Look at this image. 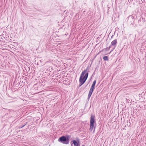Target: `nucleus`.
Listing matches in <instances>:
<instances>
[{"label": "nucleus", "mask_w": 146, "mask_h": 146, "mask_svg": "<svg viewBox=\"0 0 146 146\" xmlns=\"http://www.w3.org/2000/svg\"><path fill=\"white\" fill-rule=\"evenodd\" d=\"M90 68V66L88 65L86 69L82 71L80 77L79 82L84 83L88 78Z\"/></svg>", "instance_id": "1"}, {"label": "nucleus", "mask_w": 146, "mask_h": 146, "mask_svg": "<svg viewBox=\"0 0 146 146\" xmlns=\"http://www.w3.org/2000/svg\"><path fill=\"white\" fill-rule=\"evenodd\" d=\"M70 137V136L68 135H63L58 138V141L63 144H68L69 143Z\"/></svg>", "instance_id": "2"}, {"label": "nucleus", "mask_w": 146, "mask_h": 146, "mask_svg": "<svg viewBox=\"0 0 146 146\" xmlns=\"http://www.w3.org/2000/svg\"><path fill=\"white\" fill-rule=\"evenodd\" d=\"M95 123L96 124L95 115L92 114L91 115L90 121V130L92 131L94 129V131L95 130L96 127L95 126Z\"/></svg>", "instance_id": "3"}, {"label": "nucleus", "mask_w": 146, "mask_h": 146, "mask_svg": "<svg viewBox=\"0 0 146 146\" xmlns=\"http://www.w3.org/2000/svg\"><path fill=\"white\" fill-rule=\"evenodd\" d=\"M137 16L136 15H134L133 16V15H129L126 19L127 20V22L128 24H132L133 25L134 24L135 19L136 20Z\"/></svg>", "instance_id": "4"}, {"label": "nucleus", "mask_w": 146, "mask_h": 146, "mask_svg": "<svg viewBox=\"0 0 146 146\" xmlns=\"http://www.w3.org/2000/svg\"><path fill=\"white\" fill-rule=\"evenodd\" d=\"M76 140H73L70 143H71L72 142V143L71 144V145H72V144H73L74 146H80V139L78 137L76 138Z\"/></svg>", "instance_id": "5"}, {"label": "nucleus", "mask_w": 146, "mask_h": 146, "mask_svg": "<svg viewBox=\"0 0 146 146\" xmlns=\"http://www.w3.org/2000/svg\"><path fill=\"white\" fill-rule=\"evenodd\" d=\"M117 39H115L111 42V47H113L112 49L111 50L110 53L112 52L115 48L117 44Z\"/></svg>", "instance_id": "6"}, {"label": "nucleus", "mask_w": 146, "mask_h": 146, "mask_svg": "<svg viewBox=\"0 0 146 146\" xmlns=\"http://www.w3.org/2000/svg\"><path fill=\"white\" fill-rule=\"evenodd\" d=\"M94 89L90 88L88 94V99H89L91 96Z\"/></svg>", "instance_id": "7"}, {"label": "nucleus", "mask_w": 146, "mask_h": 146, "mask_svg": "<svg viewBox=\"0 0 146 146\" xmlns=\"http://www.w3.org/2000/svg\"><path fill=\"white\" fill-rule=\"evenodd\" d=\"M96 80H95L94 81L92 86H91V88H93V89H95V85H96Z\"/></svg>", "instance_id": "8"}, {"label": "nucleus", "mask_w": 146, "mask_h": 146, "mask_svg": "<svg viewBox=\"0 0 146 146\" xmlns=\"http://www.w3.org/2000/svg\"><path fill=\"white\" fill-rule=\"evenodd\" d=\"M111 48V46H110L108 47H107L106 48H104L103 50H102L100 52H99L98 53V54L99 53H100L101 52H102L104 50H105L106 51H108Z\"/></svg>", "instance_id": "9"}, {"label": "nucleus", "mask_w": 146, "mask_h": 146, "mask_svg": "<svg viewBox=\"0 0 146 146\" xmlns=\"http://www.w3.org/2000/svg\"><path fill=\"white\" fill-rule=\"evenodd\" d=\"M103 59L105 61H108L109 59L108 56H105L103 57Z\"/></svg>", "instance_id": "10"}, {"label": "nucleus", "mask_w": 146, "mask_h": 146, "mask_svg": "<svg viewBox=\"0 0 146 146\" xmlns=\"http://www.w3.org/2000/svg\"><path fill=\"white\" fill-rule=\"evenodd\" d=\"M27 124V122H26L25 123V124L24 125H21L19 127L20 128H21L24 127Z\"/></svg>", "instance_id": "11"}, {"label": "nucleus", "mask_w": 146, "mask_h": 146, "mask_svg": "<svg viewBox=\"0 0 146 146\" xmlns=\"http://www.w3.org/2000/svg\"><path fill=\"white\" fill-rule=\"evenodd\" d=\"M145 0H139V2L141 3V2L142 3H144L145 2Z\"/></svg>", "instance_id": "12"}, {"label": "nucleus", "mask_w": 146, "mask_h": 146, "mask_svg": "<svg viewBox=\"0 0 146 146\" xmlns=\"http://www.w3.org/2000/svg\"><path fill=\"white\" fill-rule=\"evenodd\" d=\"M80 82V83L79 85V87L81 86L83 84H84V83H83V82Z\"/></svg>", "instance_id": "13"}, {"label": "nucleus", "mask_w": 146, "mask_h": 146, "mask_svg": "<svg viewBox=\"0 0 146 146\" xmlns=\"http://www.w3.org/2000/svg\"><path fill=\"white\" fill-rule=\"evenodd\" d=\"M6 110H7V113H9L10 112V111H9V109H6Z\"/></svg>", "instance_id": "14"}, {"label": "nucleus", "mask_w": 146, "mask_h": 146, "mask_svg": "<svg viewBox=\"0 0 146 146\" xmlns=\"http://www.w3.org/2000/svg\"><path fill=\"white\" fill-rule=\"evenodd\" d=\"M41 19H41V18H38L37 17V20H41Z\"/></svg>", "instance_id": "15"}, {"label": "nucleus", "mask_w": 146, "mask_h": 146, "mask_svg": "<svg viewBox=\"0 0 146 146\" xmlns=\"http://www.w3.org/2000/svg\"><path fill=\"white\" fill-rule=\"evenodd\" d=\"M141 21V18H140L138 20V23L139 22V21Z\"/></svg>", "instance_id": "16"}, {"label": "nucleus", "mask_w": 146, "mask_h": 146, "mask_svg": "<svg viewBox=\"0 0 146 146\" xmlns=\"http://www.w3.org/2000/svg\"><path fill=\"white\" fill-rule=\"evenodd\" d=\"M95 74V71H94V72L93 73V74H92V76H94Z\"/></svg>", "instance_id": "17"}, {"label": "nucleus", "mask_w": 146, "mask_h": 146, "mask_svg": "<svg viewBox=\"0 0 146 146\" xmlns=\"http://www.w3.org/2000/svg\"><path fill=\"white\" fill-rule=\"evenodd\" d=\"M113 36H114V35H113L111 36V38H113Z\"/></svg>", "instance_id": "18"}, {"label": "nucleus", "mask_w": 146, "mask_h": 146, "mask_svg": "<svg viewBox=\"0 0 146 146\" xmlns=\"http://www.w3.org/2000/svg\"><path fill=\"white\" fill-rule=\"evenodd\" d=\"M82 146H85V145H83Z\"/></svg>", "instance_id": "19"}]
</instances>
